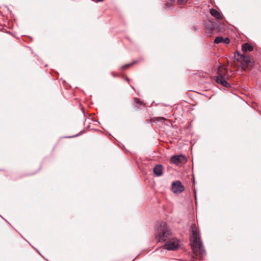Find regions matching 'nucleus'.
Instances as JSON below:
<instances>
[{
    "label": "nucleus",
    "instance_id": "obj_15",
    "mask_svg": "<svg viewBox=\"0 0 261 261\" xmlns=\"http://www.w3.org/2000/svg\"><path fill=\"white\" fill-rule=\"evenodd\" d=\"M137 62V61H135L131 63L126 64V65H124V66H123L122 67V68L123 70H125L127 68H128L129 67H130V66L133 65V64H134L135 63H136Z\"/></svg>",
    "mask_w": 261,
    "mask_h": 261
},
{
    "label": "nucleus",
    "instance_id": "obj_8",
    "mask_svg": "<svg viewBox=\"0 0 261 261\" xmlns=\"http://www.w3.org/2000/svg\"><path fill=\"white\" fill-rule=\"evenodd\" d=\"M210 13L212 16L217 19L221 20L222 19V15L216 9L212 8L210 10Z\"/></svg>",
    "mask_w": 261,
    "mask_h": 261
},
{
    "label": "nucleus",
    "instance_id": "obj_10",
    "mask_svg": "<svg viewBox=\"0 0 261 261\" xmlns=\"http://www.w3.org/2000/svg\"><path fill=\"white\" fill-rule=\"evenodd\" d=\"M253 49V47L250 44L248 43H244L242 45V50L244 53L247 51H252Z\"/></svg>",
    "mask_w": 261,
    "mask_h": 261
},
{
    "label": "nucleus",
    "instance_id": "obj_3",
    "mask_svg": "<svg viewBox=\"0 0 261 261\" xmlns=\"http://www.w3.org/2000/svg\"><path fill=\"white\" fill-rule=\"evenodd\" d=\"M214 78L217 83L221 84L223 87L227 88L230 87V84L226 81V80L228 79V76L225 68L219 67L218 69V75L215 76Z\"/></svg>",
    "mask_w": 261,
    "mask_h": 261
},
{
    "label": "nucleus",
    "instance_id": "obj_18",
    "mask_svg": "<svg viewBox=\"0 0 261 261\" xmlns=\"http://www.w3.org/2000/svg\"><path fill=\"white\" fill-rule=\"evenodd\" d=\"M126 80L128 81L129 80L128 78L126 77Z\"/></svg>",
    "mask_w": 261,
    "mask_h": 261
},
{
    "label": "nucleus",
    "instance_id": "obj_1",
    "mask_svg": "<svg viewBox=\"0 0 261 261\" xmlns=\"http://www.w3.org/2000/svg\"><path fill=\"white\" fill-rule=\"evenodd\" d=\"M190 230L191 232L190 242L192 251L194 254L201 259L205 255L206 252L199 236V231L195 223L192 224Z\"/></svg>",
    "mask_w": 261,
    "mask_h": 261
},
{
    "label": "nucleus",
    "instance_id": "obj_11",
    "mask_svg": "<svg viewBox=\"0 0 261 261\" xmlns=\"http://www.w3.org/2000/svg\"><path fill=\"white\" fill-rule=\"evenodd\" d=\"M167 120V119L163 117H153L151 118L149 120H148L150 123H155L156 122H164L165 121Z\"/></svg>",
    "mask_w": 261,
    "mask_h": 261
},
{
    "label": "nucleus",
    "instance_id": "obj_6",
    "mask_svg": "<svg viewBox=\"0 0 261 261\" xmlns=\"http://www.w3.org/2000/svg\"><path fill=\"white\" fill-rule=\"evenodd\" d=\"M170 161L172 164L178 166L186 163L187 159L184 155L180 154L172 156L170 158Z\"/></svg>",
    "mask_w": 261,
    "mask_h": 261
},
{
    "label": "nucleus",
    "instance_id": "obj_4",
    "mask_svg": "<svg viewBox=\"0 0 261 261\" xmlns=\"http://www.w3.org/2000/svg\"><path fill=\"white\" fill-rule=\"evenodd\" d=\"M234 57L237 60H240L241 61L242 68L244 70L250 68L254 65L253 62L250 57L246 56L244 55H241L238 51L234 53Z\"/></svg>",
    "mask_w": 261,
    "mask_h": 261
},
{
    "label": "nucleus",
    "instance_id": "obj_16",
    "mask_svg": "<svg viewBox=\"0 0 261 261\" xmlns=\"http://www.w3.org/2000/svg\"><path fill=\"white\" fill-rule=\"evenodd\" d=\"M222 42L226 44H229L230 42V39L228 38H226L225 39H223V40H222Z\"/></svg>",
    "mask_w": 261,
    "mask_h": 261
},
{
    "label": "nucleus",
    "instance_id": "obj_7",
    "mask_svg": "<svg viewBox=\"0 0 261 261\" xmlns=\"http://www.w3.org/2000/svg\"><path fill=\"white\" fill-rule=\"evenodd\" d=\"M184 189V187L180 181L177 180L172 184V190L174 193H180Z\"/></svg>",
    "mask_w": 261,
    "mask_h": 261
},
{
    "label": "nucleus",
    "instance_id": "obj_13",
    "mask_svg": "<svg viewBox=\"0 0 261 261\" xmlns=\"http://www.w3.org/2000/svg\"><path fill=\"white\" fill-rule=\"evenodd\" d=\"M205 28L207 30L212 31L214 29V27L213 23L210 21H208L205 23Z\"/></svg>",
    "mask_w": 261,
    "mask_h": 261
},
{
    "label": "nucleus",
    "instance_id": "obj_12",
    "mask_svg": "<svg viewBox=\"0 0 261 261\" xmlns=\"http://www.w3.org/2000/svg\"><path fill=\"white\" fill-rule=\"evenodd\" d=\"M134 104L135 106L137 107L138 109H140V107L141 106H145L144 103L138 98H134Z\"/></svg>",
    "mask_w": 261,
    "mask_h": 261
},
{
    "label": "nucleus",
    "instance_id": "obj_17",
    "mask_svg": "<svg viewBox=\"0 0 261 261\" xmlns=\"http://www.w3.org/2000/svg\"><path fill=\"white\" fill-rule=\"evenodd\" d=\"M188 0H178V4L187 2Z\"/></svg>",
    "mask_w": 261,
    "mask_h": 261
},
{
    "label": "nucleus",
    "instance_id": "obj_9",
    "mask_svg": "<svg viewBox=\"0 0 261 261\" xmlns=\"http://www.w3.org/2000/svg\"><path fill=\"white\" fill-rule=\"evenodd\" d=\"M163 167L161 165H156L153 168V173L156 176H160L163 174Z\"/></svg>",
    "mask_w": 261,
    "mask_h": 261
},
{
    "label": "nucleus",
    "instance_id": "obj_2",
    "mask_svg": "<svg viewBox=\"0 0 261 261\" xmlns=\"http://www.w3.org/2000/svg\"><path fill=\"white\" fill-rule=\"evenodd\" d=\"M171 232L167 224L165 222H160L157 225V230L156 231V238L158 241L166 242L171 237Z\"/></svg>",
    "mask_w": 261,
    "mask_h": 261
},
{
    "label": "nucleus",
    "instance_id": "obj_14",
    "mask_svg": "<svg viewBox=\"0 0 261 261\" xmlns=\"http://www.w3.org/2000/svg\"><path fill=\"white\" fill-rule=\"evenodd\" d=\"M222 40H223V38L222 37H221V36L217 37L215 39L214 43H216V44H218V43L222 42Z\"/></svg>",
    "mask_w": 261,
    "mask_h": 261
},
{
    "label": "nucleus",
    "instance_id": "obj_5",
    "mask_svg": "<svg viewBox=\"0 0 261 261\" xmlns=\"http://www.w3.org/2000/svg\"><path fill=\"white\" fill-rule=\"evenodd\" d=\"M179 246V241L176 239H169L164 245V248L168 250H176Z\"/></svg>",
    "mask_w": 261,
    "mask_h": 261
}]
</instances>
